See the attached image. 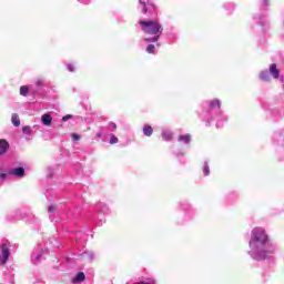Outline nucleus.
Returning a JSON list of instances; mask_svg holds the SVG:
<instances>
[{"label":"nucleus","instance_id":"1","mask_svg":"<svg viewBox=\"0 0 284 284\" xmlns=\"http://www.w3.org/2000/svg\"><path fill=\"white\" fill-rule=\"evenodd\" d=\"M139 26H142L144 34L150 36L145 39L149 43H156L161 39V34H163V27H161L159 20L139 21Z\"/></svg>","mask_w":284,"mask_h":284},{"label":"nucleus","instance_id":"2","mask_svg":"<svg viewBox=\"0 0 284 284\" xmlns=\"http://www.w3.org/2000/svg\"><path fill=\"white\" fill-rule=\"evenodd\" d=\"M265 243H267V234H265V231L258 227L254 229L250 241L251 250H262Z\"/></svg>","mask_w":284,"mask_h":284},{"label":"nucleus","instance_id":"3","mask_svg":"<svg viewBox=\"0 0 284 284\" xmlns=\"http://www.w3.org/2000/svg\"><path fill=\"white\" fill-rule=\"evenodd\" d=\"M0 248V265H6L8 263V258H10V248H8V244H1Z\"/></svg>","mask_w":284,"mask_h":284},{"label":"nucleus","instance_id":"4","mask_svg":"<svg viewBox=\"0 0 284 284\" xmlns=\"http://www.w3.org/2000/svg\"><path fill=\"white\" fill-rule=\"evenodd\" d=\"M9 149H10V143L7 142L6 139H1L0 140V156L6 154V152H8Z\"/></svg>","mask_w":284,"mask_h":284},{"label":"nucleus","instance_id":"5","mask_svg":"<svg viewBox=\"0 0 284 284\" xmlns=\"http://www.w3.org/2000/svg\"><path fill=\"white\" fill-rule=\"evenodd\" d=\"M270 74H272L273 79H278L281 71L276 67V63H272L268 69Z\"/></svg>","mask_w":284,"mask_h":284},{"label":"nucleus","instance_id":"6","mask_svg":"<svg viewBox=\"0 0 284 284\" xmlns=\"http://www.w3.org/2000/svg\"><path fill=\"white\" fill-rule=\"evenodd\" d=\"M83 281H85V273L79 272V273L71 280V283H73V284H79V283H83Z\"/></svg>","mask_w":284,"mask_h":284},{"label":"nucleus","instance_id":"7","mask_svg":"<svg viewBox=\"0 0 284 284\" xmlns=\"http://www.w3.org/2000/svg\"><path fill=\"white\" fill-rule=\"evenodd\" d=\"M144 136H152L154 134V129L151 125L145 124L142 129Z\"/></svg>","mask_w":284,"mask_h":284},{"label":"nucleus","instance_id":"8","mask_svg":"<svg viewBox=\"0 0 284 284\" xmlns=\"http://www.w3.org/2000/svg\"><path fill=\"white\" fill-rule=\"evenodd\" d=\"M43 125H52V115L45 113L41 118Z\"/></svg>","mask_w":284,"mask_h":284},{"label":"nucleus","instance_id":"9","mask_svg":"<svg viewBox=\"0 0 284 284\" xmlns=\"http://www.w3.org/2000/svg\"><path fill=\"white\" fill-rule=\"evenodd\" d=\"M11 123L14 125V128H19V125H21V119H19V114L17 113L12 114Z\"/></svg>","mask_w":284,"mask_h":284},{"label":"nucleus","instance_id":"10","mask_svg":"<svg viewBox=\"0 0 284 284\" xmlns=\"http://www.w3.org/2000/svg\"><path fill=\"white\" fill-rule=\"evenodd\" d=\"M11 174H13L14 176H26V169L23 168H17L14 169Z\"/></svg>","mask_w":284,"mask_h":284},{"label":"nucleus","instance_id":"11","mask_svg":"<svg viewBox=\"0 0 284 284\" xmlns=\"http://www.w3.org/2000/svg\"><path fill=\"white\" fill-rule=\"evenodd\" d=\"M21 97H28L30 94V88L28 85L20 87Z\"/></svg>","mask_w":284,"mask_h":284},{"label":"nucleus","instance_id":"12","mask_svg":"<svg viewBox=\"0 0 284 284\" xmlns=\"http://www.w3.org/2000/svg\"><path fill=\"white\" fill-rule=\"evenodd\" d=\"M162 138H163V141H172L173 134H172V132H170V131H164V132L162 133Z\"/></svg>","mask_w":284,"mask_h":284},{"label":"nucleus","instance_id":"13","mask_svg":"<svg viewBox=\"0 0 284 284\" xmlns=\"http://www.w3.org/2000/svg\"><path fill=\"white\" fill-rule=\"evenodd\" d=\"M210 108H212V110L216 109V108H221V101L220 100H213L210 102Z\"/></svg>","mask_w":284,"mask_h":284},{"label":"nucleus","instance_id":"14","mask_svg":"<svg viewBox=\"0 0 284 284\" xmlns=\"http://www.w3.org/2000/svg\"><path fill=\"white\" fill-rule=\"evenodd\" d=\"M260 79H262V81H270V73H267V71L262 72Z\"/></svg>","mask_w":284,"mask_h":284},{"label":"nucleus","instance_id":"15","mask_svg":"<svg viewBox=\"0 0 284 284\" xmlns=\"http://www.w3.org/2000/svg\"><path fill=\"white\" fill-rule=\"evenodd\" d=\"M179 141H182L183 143H190L191 141L190 134L181 135Z\"/></svg>","mask_w":284,"mask_h":284},{"label":"nucleus","instance_id":"16","mask_svg":"<svg viewBox=\"0 0 284 284\" xmlns=\"http://www.w3.org/2000/svg\"><path fill=\"white\" fill-rule=\"evenodd\" d=\"M22 132L23 134H32V129L30 128V125H26L22 128Z\"/></svg>","mask_w":284,"mask_h":284},{"label":"nucleus","instance_id":"17","mask_svg":"<svg viewBox=\"0 0 284 284\" xmlns=\"http://www.w3.org/2000/svg\"><path fill=\"white\" fill-rule=\"evenodd\" d=\"M154 50H155L154 44H149V45L146 47V52H148L149 54H154Z\"/></svg>","mask_w":284,"mask_h":284},{"label":"nucleus","instance_id":"18","mask_svg":"<svg viewBox=\"0 0 284 284\" xmlns=\"http://www.w3.org/2000/svg\"><path fill=\"white\" fill-rule=\"evenodd\" d=\"M203 174L204 176H210V166L207 164L203 166Z\"/></svg>","mask_w":284,"mask_h":284},{"label":"nucleus","instance_id":"19","mask_svg":"<svg viewBox=\"0 0 284 284\" xmlns=\"http://www.w3.org/2000/svg\"><path fill=\"white\" fill-rule=\"evenodd\" d=\"M115 143H119V138H116L115 135H111L110 144L114 145Z\"/></svg>","mask_w":284,"mask_h":284},{"label":"nucleus","instance_id":"20","mask_svg":"<svg viewBox=\"0 0 284 284\" xmlns=\"http://www.w3.org/2000/svg\"><path fill=\"white\" fill-rule=\"evenodd\" d=\"M72 140L73 141H81V135L77 134V133H73L72 134Z\"/></svg>","mask_w":284,"mask_h":284},{"label":"nucleus","instance_id":"21","mask_svg":"<svg viewBox=\"0 0 284 284\" xmlns=\"http://www.w3.org/2000/svg\"><path fill=\"white\" fill-rule=\"evenodd\" d=\"M72 119V114H67L62 118V121H70Z\"/></svg>","mask_w":284,"mask_h":284},{"label":"nucleus","instance_id":"22","mask_svg":"<svg viewBox=\"0 0 284 284\" xmlns=\"http://www.w3.org/2000/svg\"><path fill=\"white\" fill-rule=\"evenodd\" d=\"M69 72H74L75 68L74 64H68Z\"/></svg>","mask_w":284,"mask_h":284},{"label":"nucleus","instance_id":"23","mask_svg":"<svg viewBox=\"0 0 284 284\" xmlns=\"http://www.w3.org/2000/svg\"><path fill=\"white\" fill-rule=\"evenodd\" d=\"M48 211L49 212H57V206L51 205V206H49Z\"/></svg>","mask_w":284,"mask_h":284},{"label":"nucleus","instance_id":"24","mask_svg":"<svg viewBox=\"0 0 284 284\" xmlns=\"http://www.w3.org/2000/svg\"><path fill=\"white\" fill-rule=\"evenodd\" d=\"M36 83H37V85H43V79H38V80L36 81Z\"/></svg>","mask_w":284,"mask_h":284},{"label":"nucleus","instance_id":"25","mask_svg":"<svg viewBox=\"0 0 284 284\" xmlns=\"http://www.w3.org/2000/svg\"><path fill=\"white\" fill-rule=\"evenodd\" d=\"M0 179H8V174H6V173H0Z\"/></svg>","mask_w":284,"mask_h":284},{"label":"nucleus","instance_id":"26","mask_svg":"<svg viewBox=\"0 0 284 284\" xmlns=\"http://www.w3.org/2000/svg\"><path fill=\"white\" fill-rule=\"evenodd\" d=\"M134 284H154V282H138V283H134Z\"/></svg>","mask_w":284,"mask_h":284},{"label":"nucleus","instance_id":"27","mask_svg":"<svg viewBox=\"0 0 284 284\" xmlns=\"http://www.w3.org/2000/svg\"><path fill=\"white\" fill-rule=\"evenodd\" d=\"M148 10H150V8H149V7H144V8H143V12H144V14H148Z\"/></svg>","mask_w":284,"mask_h":284},{"label":"nucleus","instance_id":"28","mask_svg":"<svg viewBox=\"0 0 284 284\" xmlns=\"http://www.w3.org/2000/svg\"><path fill=\"white\" fill-rule=\"evenodd\" d=\"M97 139H101V133H97Z\"/></svg>","mask_w":284,"mask_h":284},{"label":"nucleus","instance_id":"29","mask_svg":"<svg viewBox=\"0 0 284 284\" xmlns=\"http://www.w3.org/2000/svg\"><path fill=\"white\" fill-rule=\"evenodd\" d=\"M111 125H113V130H116V124L112 123Z\"/></svg>","mask_w":284,"mask_h":284},{"label":"nucleus","instance_id":"30","mask_svg":"<svg viewBox=\"0 0 284 284\" xmlns=\"http://www.w3.org/2000/svg\"><path fill=\"white\" fill-rule=\"evenodd\" d=\"M140 3H141L142 6H145V2L140 1Z\"/></svg>","mask_w":284,"mask_h":284},{"label":"nucleus","instance_id":"31","mask_svg":"<svg viewBox=\"0 0 284 284\" xmlns=\"http://www.w3.org/2000/svg\"><path fill=\"white\" fill-rule=\"evenodd\" d=\"M150 6V8H154V6H152V4H149Z\"/></svg>","mask_w":284,"mask_h":284}]
</instances>
